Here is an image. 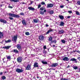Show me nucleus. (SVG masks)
<instances>
[{
	"label": "nucleus",
	"mask_w": 80,
	"mask_h": 80,
	"mask_svg": "<svg viewBox=\"0 0 80 80\" xmlns=\"http://www.w3.org/2000/svg\"><path fill=\"white\" fill-rule=\"evenodd\" d=\"M75 60H76V59H75V58H72L70 60V61H73L74 62H75Z\"/></svg>",
	"instance_id": "obj_26"
},
{
	"label": "nucleus",
	"mask_w": 80,
	"mask_h": 80,
	"mask_svg": "<svg viewBox=\"0 0 80 80\" xmlns=\"http://www.w3.org/2000/svg\"><path fill=\"white\" fill-rule=\"evenodd\" d=\"M53 6L52 4H48L47 8H51V7H53Z\"/></svg>",
	"instance_id": "obj_7"
},
{
	"label": "nucleus",
	"mask_w": 80,
	"mask_h": 80,
	"mask_svg": "<svg viewBox=\"0 0 80 80\" xmlns=\"http://www.w3.org/2000/svg\"><path fill=\"white\" fill-rule=\"evenodd\" d=\"M78 59L80 60V57H78Z\"/></svg>",
	"instance_id": "obj_57"
},
{
	"label": "nucleus",
	"mask_w": 80,
	"mask_h": 80,
	"mask_svg": "<svg viewBox=\"0 0 80 80\" xmlns=\"http://www.w3.org/2000/svg\"><path fill=\"white\" fill-rule=\"evenodd\" d=\"M17 47L18 50H20V49H21V46H20V45L19 44L17 45Z\"/></svg>",
	"instance_id": "obj_18"
},
{
	"label": "nucleus",
	"mask_w": 80,
	"mask_h": 80,
	"mask_svg": "<svg viewBox=\"0 0 80 80\" xmlns=\"http://www.w3.org/2000/svg\"><path fill=\"white\" fill-rule=\"evenodd\" d=\"M11 2H19V0H10Z\"/></svg>",
	"instance_id": "obj_24"
},
{
	"label": "nucleus",
	"mask_w": 80,
	"mask_h": 80,
	"mask_svg": "<svg viewBox=\"0 0 80 80\" xmlns=\"http://www.w3.org/2000/svg\"><path fill=\"white\" fill-rule=\"evenodd\" d=\"M0 22H2V23H7V21L3 19H0Z\"/></svg>",
	"instance_id": "obj_9"
},
{
	"label": "nucleus",
	"mask_w": 80,
	"mask_h": 80,
	"mask_svg": "<svg viewBox=\"0 0 80 80\" xmlns=\"http://www.w3.org/2000/svg\"><path fill=\"white\" fill-rule=\"evenodd\" d=\"M20 15H24V13H23V12H21L20 13Z\"/></svg>",
	"instance_id": "obj_47"
},
{
	"label": "nucleus",
	"mask_w": 80,
	"mask_h": 80,
	"mask_svg": "<svg viewBox=\"0 0 80 80\" xmlns=\"http://www.w3.org/2000/svg\"><path fill=\"white\" fill-rule=\"evenodd\" d=\"M42 5H45V2H41Z\"/></svg>",
	"instance_id": "obj_45"
},
{
	"label": "nucleus",
	"mask_w": 80,
	"mask_h": 80,
	"mask_svg": "<svg viewBox=\"0 0 80 80\" xmlns=\"http://www.w3.org/2000/svg\"><path fill=\"white\" fill-rule=\"evenodd\" d=\"M64 33V31L63 30H59L58 32L59 34H62Z\"/></svg>",
	"instance_id": "obj_15"
},
{
	"label": "nucleus",
	"mask_w": 80,
	"mask_h": 80,
	"mask_svg": "<svg viewBox=\"0 0 80 80\" xmlns=\"http://www.w3.org/2000/svg\"><path fill=\"white\" fill-rule=\"evenodd\" d=\"M22 58L21 57H19L17 58V61L18 62H22Z\"/></svg>",
	"instance_id": "obj_14"
},
{
	"label": "nucleus",
	"mask_w": 80,
	"mask_h": 80,
	"mask_svg": "<svg viewBox=\"0 0 80 80\" xmlns=\"http://www.w3.org/2000/svg\"><path fill=\"white\" fill-rule=\"evenodd\" d=\"M2 74H3V73H2V72L0 73V75H2Z\"/></svg>",
	"instance_id": "obj_53"
},
{
	"label": "nucleus",
	"mask_w": 80,
	"mask_h": 80,
	"mask_svg": "<svg viewBox=\"0 0 80 80\" xmlns=\"http://www.w3.org/2000/svg\"><path fill=\"white\" fill-rule=\"evenodd\" d=\"M47 12V10H45L44 11V12Z\"/></svg>",
	"instance_id": "obj_54"
},
{
	"label": "nucleus",
	"mask_w": 80,
	"mask_h": 80,
	"mask_svg": "<svg viewBox=\"0 0 80 80\" xmlns=\"http://www.w3.org/2000/svg\"><path fill=\"white\" fill-rule=\"evenodd\" d=\"M57 42V41H56V40H54V41H52L51 42V43H56V42Z\"/></svg>",
	"instance_id": "obj_30"
},
{
	"label": "nucleus",
	"mask_w": 80,
	"mask_h": 80,
	"mask_svg": "<svg viewBox=\"0 0 80 80\" xmlns=\"http://www.w3.org/2000/svg\"><path fill=\"white\" fill-rule=\"evenodd\" d=\"M8 8H13V7L10 6H8Z\"/></svg>",
	"instance_id": "obj_46"
},
{
	"label": "nucleus",
	"mask_w": 80,
	"mask_h": 80,
	"mask_svg": "<svg viewBox=\"0 0 80 80\" xmlns=\"http://www.w3.org/2000/svg\"><path fill=\"white\" fill-rule=\"evenodd\" d=\"M13 52L14 53H18L19 52L17 50V49H15L13 50Z\"/></svg>",
	"instance_id": "obj_21"
},
{
	"label": "nucleus",
	"mask_w": 80,
	"mask_h": 80,
	"mask_svg": "<svg viewBox=\"0 0 80 80\" xmlns=\"http://www.w3.org/2000/svg\"><path fill=\"white\" fill-rule=\"evenodd\" d=\"M49 13L50 14H52L53 13V11H50L49 12Z\"/></svg>",
	"instance_id": "obj_27"
},
{
	"label": "nucleus",
	"mask_w": 80,
	"mask_h": 80,
	"mask_svg": "<svg viewBox=\"0 0 80 80\" xmlns=\"http://www.w3.org/2000/svg\"><path fill=\"white\" fill-rule=\"evenodd\" d=\"M79 50L78 51H77V52H78V53L79 52Z\"/></svg>",
	"instance_id": "obj_61"
},
{
	"label": "nucleus",
	"mask_w": 80,
	"mask_h": 80,
	"mask_svg": "<svg viewBox=\"0 0 80 80\" xmlns=\"http://www.w3.org/2000/svg\"><path fill=\"white\" fill-rule=\"evenodd\" d=\"M55 70V69L50 68L47 69V70Z\"/></svg>",
	"instance_id": "obj_39"
},
{
	"label": "nucleus",
	"mask_w": 80,
	"mask_h": 80,
	"mask_svg": "<svg viewBox=\"0 0 80 80\" xmlns=\"http://www.w3.org/2000/svg\"><path fill=\"white\" fill-rule=\"evenodd\" d=\"M78 5H80V1H78L77 2Z\"/></svg>",
	"instance_id": "obj_41"
},
{
	"label": "nucleus",
	"mask_w": 80,
	"mask_h": 80,
	"mask_svg": "<svg viewBox=\"0 0 80 80\" xmlns=\"http://www.w3.org/2000/svg\"><path fill=\"white\" fill-rule=\"evenodd\" d=\"M48 31H49V32H53V29H49Z\"/></svg>",
	"instance_id": "obj_40"
},
{
	"label": "nucleus",
	"mask_w": 80,
	"mask_h": 80,
	"mask_svg": "<svg viewBox=\"0 0 80 80\" xmlns=\"http://www.w3.org/2000/svg\"><path fill=\"white\" fill-rule=\"evenodd\" d=\"M7 58L8 60H10L11 58L9 56H8L7 57Z\"/></svg>",
	"instance_id": "obj_38"
},
{
	"label": "nucleus",
	"mask_w": 80,
	"mask_h": 80,
	"mask_svg": "<svg viewBox=\"0 0 80 80\" xmlns=\"http://www.w3.org/2000/svg\"><path fill=\"white\" fill-rule=\"evenodd\" d=\"M60 8H63V7H64V6H63V5L61 6H60Z\"/></svg>",
	"instance_id": "obj_48"
},
{
	"label": "nucleus",
	"mask_w": 80,
	"mask_h": 80,
	"mask_svg": "<svg viewBox=\"0 0 80 80\" xmlns=\"http://www.w3.org/2000/svg\"><path fill=\"white\" fill-rule=\"evenodd\" d=\"M65 24V23L63 22H60V26H63L64 24Z\"/></svg>",
	"instance_id": "obj_20"
},
{
	"label": "nucleus",
	"mask_w": 80,
	"mask_h": 80,
	"mask_svg": "<svg viewBox=\"0 0 80 80\" xmlns=\"http://www.w3.org/2000/svg\"><path fill=\"white\" fill-rule=\"evenodd\" d=\"M9 19L11 20H13V18H12V17L10 16H9Z\"/></svg>",
	"instance_id": "obj_34"
},
{
	"label": "nucleus",
	"mask_w": 80,
	"mask_h": 80,
	"mask_svg": "<svg viewBox=\"0 0 80 80\" xmlns=\"http://www.w3.org/2000/svg\"><path fill=\"white\" fill-rule=\"evenodd\" d=\"M50 55L51 57H52V55L51 54H49V55Z\"/></svg>",
	"instance_id": "obj_62"
},
{
	"label": "nucleus",
	"mask_w": 80,
	"mask_h": 80,
	"mask_svg": "<svg viewBox=\"0 0 80 80\" xmlns=\"http://www.w3.org/2000/svg\"><path fill=\"white\" fill-rule=\"evenodd\" d=\"M33 21L34 23H38L39 22V20L38 19H33Z\"/></svg>",
	"instance_id": "obj_17"
},
{
	"label": "nucleus",
	"mask_w": 80,
	"mask_h": 80,
	"mask_svg": "<svg viewBox=\"0 0 80 80\" xmlns=\"http://www.w3.org/2000/svg\"><path fill=\"white\" fill-rule=\"evenodd\" d=\"M68 12L70 14L72 13V11H68Z\"/></svg>",
	"instance_id": "obj_44"
},
{
	"label": "nucleus",
	"mask_w": 80,
	"mask_h": 80,
	"mask_svg": "<svg viewBox=\"0 0 80 80\" xmlns=\"http://www.w3.org/2000/svg\"><path fill=\"white\" fill-rule=\"evenodd\" d=\"M40 10L43 11V10H45V8L43 7H41L40 8Z\"/></svg>",
	"instance_id": "obj_32"
},
{
	"label": "nucleus",
	"mask_w": 80,
	"mask_h": 80,
	"mask_svg": "<svg viewBox=\"0 0 80 80\" xmlns=\"http://www.w3.org/2000/svg\"><path fill=\"white\" fill-rule=\"evenodd\" d=\"M52 47H55V46L54 45H53L52 46Z\"/></svg>",
	"instance_id": "obj_64"
},
{
	"label": "nucleus",
	"mask_w": 80,
	"mask_h": 80,
	"mask_svg": "<svg viewBox=\"0 0 80 80\" xmlns=\"http://www.w3.org/2000/svg\"><path fill=\"white\" fill-rule=\"evenodd\" d=\"M3 37V33L0 32V38Z\"/></svg>",
	"instance_id": "obj_16"
},
{
	"label": "nucleus",
	"mask_w": 80,
	"mask_h": 80,
	"mask_svg": "<svg viewBox=\"0 0 80 80\" xmlns=\"http://www.w3.org/2000/svg\"><path fill=\"white\" fill-rule=\"evenodd\" d=\"M10 52H14V51H13V50H12L10 51Z\"/></svg>",
	"instance_id": "obj_52"
},
{
	"label": "nucleus",
	"mask_w": 80,
	"mask_h": 80,
	"mask_svg": "<svg viewBox=\"0 0 80 80\" xmlns=\"http://www.w3.org/2000/svg\"><path fill=\"white\" fill-rule=\"evenodd\" d=\"M73 68H74V69H75V70H77V69L78 68V67H77V66H74L73 67Z\"/></svg>",
	"instance_id": "obj_37"
},
{
	"label": "nucleus",
	"mask_w": 80,
	"mask_h": 80,
	"mask_svg": "<svg viewBox=\"0 0 80 80\" xmlns=\"http://www.w3.org/2000/svg\"><path fill=\"white\" fill-rule=\"evenodd\" d=\"M74 62H75L76 63H77V59H76V60H75Z\"/></svg>",
	"instance_id": "obj_55"
},
{
	"label": "nucleus",
	"mask_w": 80,
	"mask_h": 80,
	"mask_svg": "<svg viewBox=\"0 0 80 80\" xmlns=\"http://www.w3.org/2000/svg\"><path fill=\"white\" fill-rule=\"evenodd\" d=\"M40 14H41V15H43V14H44V12L43 11H40Z\"/></svg>",
	"instance_id": "obj_36"
},
{
	"label": "nucleus",
	"mask_w": 80,
	"mask_h": 80,
	"mask_svg": "<svg viewBox=\"0 0 80 80\" xmlns=\"http://www.w3.org/2000/svg\"><path fill=\"white\" fill-rule=\"evenodd\" d=\"M70 17H71L70 16H68L67 17V18H70Z\"/></svg>",
	"instance_id": "obj_51"
},
{
	"label": "nucleus",
	"mask_w": 80,
	"mask_h": 80,
	"mask_svg": "<svg viewBox=\"0 0 80 80\" xmlns=\"http://www.w3.org/2000/svg\"><path fill=\"white\" fill-rule=\"evenodd\" d=\"M34 64V67H37V68L38 67V63L36 62H35Z\"/></svg>",
	"instance_id": "obj_8"
},
{
	"label": "nucleus",
	"mask_w": 80,
	"mask_h": 80,
	"mask_svg": "<svg viewBox=\"0 0 80 80\" xmlns=\"http://www.w3.org/2000/svg\"><path fill=\"white\" fill-rule=\"evenodd\" d=\"M17 39V36H14L12 37V41H14L15 42H16Z\"/></svg>",
	"instance_id": "obj_3"
},
{
	"label": "nucleus",
	"mask_w": 80,
	"mask_h": 80,
	"mask_svg": "<svg viewBox=\"0 0 80 80\" xmlns=\"http://www.w3.org/2000/svg\"><path fill=\"white\" fill-rule=\"evenodd\" d=\"M9 15L10 17H15V18H19V17H20V16H19V15L14 14H13L12 13H9Z\"/></svg>",
	"instance_id": "obj_1"
},
{
	"label": "nucleus",
	"mask_w": 80,
	"mask_h": 80,
	"mask_svg": "<svg viewBox=\"0 0 80 80\" xmlns=\"http://www.w3.org/2000/svg\"><path fill=\"white\" fill-rule=\"evenodd\" d=\"M22 23L23 25H27L26 22H25V20L24 19L22 21Z\"/></svg>",
	"instance_id": "obj_13"
},
{
	"label": "nucleus",
	"mask_w": 80,
	"mask_h": 80,
	"mask_svg": "<svg viewBox=\"0 0 80 80\" xmlns=\"http://www.w3.org/2000/svg\"><path fill=\"white\" fill-rule=\"evenodd\" d=\"M37 78H39V77H37Z\"/></svg>",
	"instance_id": "obj_63"
},
{
	"label": "nucleus",
	"mask_w": 80,
	"mask_h": 80,
	"mask_svg": "<svg viewBox=\"0 0 80 80\" xmlns=\"http://www.w3.org/2000/svg\"><path fill=\"white\" fill-rule=\"evenodd\" d=\"M48 40L49 41H52V37H50L49 38Z\"/></svg>",
	"instance_id": "obj_28"
},
{
	"label": "nucleus",
	"mask_w": 80,
	"mask_h": 80,
	"mask_svg": "<svg viewBox=\"0 0 80 80\" xmlns=\"http://www.w3.org/2000/svg\"><path fill=\"white\" fill-rule=\"evenodd\" d=\"M5 41V43H9L10 42H11V40L9 39L8 41H6V40H4L3 41Z\"/></svg>",
	"instance_id": "obj_22"
},
{
	"label": "nucleus",
	"mask_w": 80,
	"mask_h": 80,
	"mask_svg": "<svg viewBox=\"0 0 80 80\" xmlns=\"http://www.w3.org/2000/svg\"><path fill=\"white\" fill-rule=\"evenodd\" d=\"M2 80H5V79H6V77H5V76H3L2 77Z\"/></svg>",
	"instance_id": "obj_33"
},
{
	"label": "nucleus",
	"mask_w": 80,
	"mask_h": 80,
	"mask_svg": "<svg viewBox=\"0 0 80 80\" xmlns=\"http://www.w3.org/2000/svg\"><path fill=\"white\" fill-rule=\"evenodd\" d=\"M58 64L57 63H53L51 65L52 67H56L58 66Z\"/></svg>",
	"instance_id": "obj_2"
},
{
	"label": "nucleus",
	"mask_w": 80,
	"mask_h": 80,
	"mask_svg": "<svg viewBox=\"0 0 80 80\" xmlns=\"http://www.w3.org/2000/svg\"><path fill=\"white\" fill-rule=\"evenodd\" d=\"M76 15H80V13L78 11H76Z\"/></svg>",
	"instance_id": "obj_29"
},
{
	"label": "nucleus",
	"mask_w": 80,
	"mask_h": 80,
	"mask_svg": "<svg viewBox=\"0 0 80 80\" xmlns=\"http://www.w3.org/2000/svg\"><path fill=\"white\" fill-rule=\"evenodd\" d=\"M46 27H48V24H46Z\"/></svg>",
	"instance_id": "obj_56"
},
{
	"label": "nucleus",
	"mask_w": 80,
	"mask_h": 80,
	"mask_svg": "<svg viewBox=\"0 0 80 80\" xmlns=\"http://www.w3.org/2000/svg\"><path fill=\"white\" fill-rule=\"evenodd\" d=\"M59 17L61 20H63L64 19V17L62 15H59Z\"/></svg>",
	"instance_id": "obj_19"
},
{
	"label": "nucleus",
	"mask_w": 80,
	"mask_h": 80,
	"mask_svg": "<svg viewBox=\"0 0 80 80\" xmlns=\"http://www.w3.org/2000/svg\"><path fill=\"white\" fill-rule=\"evenodd\" d=\"M25 34L26 35H30V33L28 32H26Z\"/></svg>",
	"instance_id": "obj_31"
},
{
	"label": "nucleus",
	"mask_w": 80,
	"mask_h": 80,
	"mask_svg": "<svg viewBox=\"0 0 80 80\" xmlns=\"http://www.w3.org/2000/svg\"><path fill=\"white\" fill-rule=\"evenodd\" d=\"M69 67H70V65H68L67 67V68H69Z\"/></svg>",
	"instance_id": "obj_58"
},
{
	"label": "nucleus",
	"mask_w": 80,
	"mask_h": 80,
	"mask_svg": "<svg viewBox=\"0 0 80 80\" xmlns=\"http://www.w3.org/2000/svg\"><path fill=\"white\" fill-rule=\"evenodd\" d=\"M79 72H80V68H79L78 69Z\"/></svg>",
	"instance_id": "obj_59"
},
{
	"label": "nucleus",
	"mask_w": 80,
	"mask_h": 80,
	"mask_svg": "<svg viewBox=\"0 0 80 80\" xmlns=\"http://www.w3.org/2000/svg\"><path fill=\"white\" fill-rule=\"evenodd\" d=\"M11 47V46H5L2 47V48H4L5 49H6L7 50H8V49H9Z\"/></svg>",
	"instance_id": "obj_12"
},
{
	"label": "nucleus",
	"mask_w": 80,
	"mask_h": 80,
	"mask_svg": "<svg viewBox=\"0 0 80 80\" xmlns=\"http://www.w3.org/2000/svg\"><path fill=\"white\" fill-rule=\"evenodd\" d=\"M16 72H18V73H22V72H23V71L22 69L17 68L16 70Z\"/></svg>",
	"instance_id": "obj_5"
},
{
	"label": "nucleus",
	"mask_w": 80,
	"mask_h": 80,
	"mask_svg": "<svg viewBox=\"0 0 80 80\" xmlns=\"http://www.w3.org/2000/svg\"><path fill=\"white\" fill-rule=\"evenodd\" d=\"M28 9H29V10H32V11L35 10V9H34V8H32V7H28Z\"/></svg>",
	"instance_id": "obj_10"
},
{
	"label": "nucleus",
	"mask_w": 80,
	"mask_h": 80,
	"mask_svg": "<svg viewBox=\"0 0 80 80\" xmlns=\"http://www.w3.org/2000/svg\"><path fill=\"white\" fill-rule=\"evenodd\" d=\"M39 39L40 40H43L44 37L43 36L41 35L39 37Z\"/></svg>",
	"instance_id": "obj_6"
},
{
	"label": "nucleus",
	"mask_w": 80,
	"mask_h": 80,
	"mask_svg": "<svg viewBox=\"0 0 80 80\" xmlns=\"http://www.w3.org/2000/svg\"><path fill=\"white\" fill-rule=\"evenodd\" d=\"M61 42L62 43H66V41H65L64 39L61 40Z\"/></svg>",
	"instance_id": "obj_25"
},
{
	"label": "nucleus",
	"mask_w": 80,
	"mask_h": 80,
	"mask_svg": "<svg viewBox=\"0 0 80 80\" xmlns=\"http://www.w3.org/2000/svg\"><path fill=\"white\" fill-rule=\"evenodd\" d=\"M62 60L64 62L69 61V58H68L67 57H65L62 59Z\"/></svg>",
	"instance_id": "obj_4"
},
{
	"label": "nucleus",
	"mask_w": 80,
	"mask_h": 80,
	"mask_svg": "<svg viewBox=\"0 0 80 80\" xmlns=\"http://www.w3.org/2000/svg\"><path fill=\"white\" fill-rule=\"evenodd\" d=\"M40 7H41V5H38V8H40Z\"/></svg>",
	"instance_id": "obj_49"
},
{
	"label": "nucleus",
	"mask_w": 80,
	"mask_h": 80,
	"mask_svg": "<svg viewBox=\"0 0 80 80\" xmlns=\"http://www.w3.org/2000/svg\"><path fill=\"white\" fill-rule=\"evenodd\" d=\"M42 63H43V64H44L45 65H47L48 64V63L47 62H46L45 61H42Z\"/></svg>",
	"instance_id": "obj_23"
},
{
	"label": "nucleus",
	"mask_w": 80,
	"mask_h": 80,
	"mask_svg": "<svg viewBox=\"0 0 80 80\" xmlns=\"http://www.w3.org/2000/svg\"><path fill=\"white\" fill-rule=\"evenodd\" d=\"M43 53H45V54L47 53V51L45 50H44L43 51Z\"/></svg>",
	"instance_id": "obj_42"
},
{
	"label": "nucleus",
	"mask_w": 80,
	"mask_h": 80,
	"mask_svg": "<svg viewBox=\"0 0 80 80\" xmlns=\"http://www.w3.org/2000/svg\"><path fill=\"white\" fill-rule=\"evenodd\" d=\"M22 4H25V2H22Z\"/></svg>",
	"instance_id": "obj_60"
},
{
	"label": "nucleus",
	"mask_w": 80,
	"mask_h": 80,
	"mask_svg": "<svg viewBox=\"0 0 80 80\" xmlns=\"http://www.w3.org/2000/svg\"><path fill=\"white\" fill-rule=\"evenodd\" d=\"M31 66L30 64L28 65L27 67L26 68V70H29L31 69V68L30 67Z\"/></svg>",
	"instance_id": "obj_11"
},
{
	"label": "nucleus",
	"mask_w": 80,
	"mask_h": 80,
	"mask_svg": "<svg viewBox=\"0 0 80 80\" xmlns=\"http://www.w3.org/2000/svg\"><path fill=\"white\" fill-rule=\"evenodd\" d=\"M49 31H48L47 32H46V34H48V33H49Z\"/></svg>",
	"instance_id": "obj_50"
},
{
	"label": "nucleus",
	"mask_w": 80,
	"mask_h": 80,
	"mask_svg": "<svg viewBox=\"0 0 80 80\" xmlns=\"http://www.w3.org/2000/svg\"><path fill=\"white\" fill-rule=\"evenodd\" d=\"M43 47L44 50H45V49L47 48V47H46V46H44Z\"/></svg>",
	"instance_id": "obj_43"
},
{
	"label": "nucleus",
	"mask_w": 80,
	"mask_h": 80,
	"mask_svg": "<svg viewBox=\"0 0 80 80\" xmlns=\"http://www.w3.org/2000/svg\"><path fill=\"white\" fill-rule=\"evenodd\" d=\"M68 79H66L65 78H62L61 79V80H68Z\"/></svg>",
	"instance_id": "obj_35"
}]
</instances>
